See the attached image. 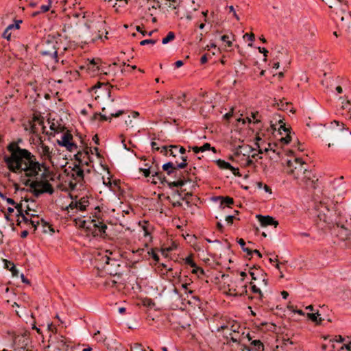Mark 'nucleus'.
I'll use <instances>...</instances> for the list:
<instances>
[{"instance_id": "1", "label": "nucleus", "mask_w": 351, "mask_h": 351, "mask_svg": "<svg viewBox=\"0 0 351 351\" xmlns=\"http://www.w3.org/2000/svg\"><path fill=\"white\" fill-rule=\"evenodd\" d=\"M10 156L5 155L3 161L10 171L14 173H24V176L29 179L37 178L40 172V180H47L49 167L44 161H38L36 156L27 149L21 148L14 142L7 146Z\"/></svg>"}, {"instance_id": "42", "label": "nucleus", "mask_w": 351, "mask_h": 351, "mask_svg": "<svg viewBox=\"0 0 351 351\" xmlns=\"http://www.w3.org/2000/svg\"><path fill=\"white\" fill-rule=\"evenodd\" d=\"M40 222H41L42 226L44 228L47 227L49 228V231L53 233L55 232L54 228L47 221H46L44 219L42 218L40 220Z\"/></svg>"}, {"instance_id": "35", "label": "nucleus", "mask_w": 351, "mask_h": 351, "mask_svg": "<svg viewBox=\"0 0 351 351\" xmlns=\"http://www.w3.org/2000/svg\"><path fill=\"white\" fill-rule=\"evenodd\" d=\"M282 130L286 134L291 133V128H287L285 123H282L280 125L278 128V132L280 134H282Z\"/></svg>"}, {"instance_id": "22", "label": "nucleus", "mask_w": 351, "mask_h": 351, "mask_svg": "<svg viewBox=\"0 0 351 351\" xmlns=\"http://www.w3.org/2000/svg\"><path fill=\"white\" fill-rule=\"evenodd\" d=\"M215 163L218 166V167L221 169H229V168L232 167L230 163L221 159H218L215 160Z\"/></svg>"}, {"instance_id": "15", "label": "nucleus", "mask_w": 351, "mask_h": 351, "mask_svg": "<svg viewBox=\"0 0 351 351\" xmlns=\"http://www.w3.org/2000/svg\"><path fill=\"white\" fill-rule=\"evenodd\" d=\"M125 111L123 110H119L115 112H112L109 116H107L106 114H101L99 115L101 121H109L111 122L112 118H117L121 115L125 114Z\"/></svg>"}, {"instance_id": "49", "label": "nucleus", "mask_w": 351, "mask_h": 351, "mask_svg": "<svg viewBox=\"0 0 351 351\" xmlns=\"http://www.w3.org/2000/svg\"><path fill=\"white\" fill-rule=\"evenodd\" d=\"M169 147V155L176 157V154L174 153V149H178L179 145H170Z\"/></svg>"}, {"instance_id": "5", "label": "nucleus", "mask_w": 351, "mask_h": 351, "mask_svg": "<svg viewBox=\"0 0 351 351\" xmlns=\"http://www.w3.org/2000/svg\"><path fill=\"white\" fill-rule=\"evenodd\" d=\"M295 167L293 169H291L288 173L291 176H293L295 179H298L302 174L304 175V178L309 177L308 173L309 171L304 167V165L305 162L300 158H295L294 160Z\"/></svg>"}, {"instance_id": "44", "label": "nucleus", "mask_w": 351, "mask_h": 351, "mask_svg": "<svg viewBox=\"0 0 351 351\" xmlns=\"http://www.w3.org/2000/svg\"><path fill=\"white\" fill-rule=\"evenodd\" d=\"M174 164H175L176 171H178L179 169H185L188 165L187 162L178 163V162H176V163H174Z\"/></svg>"}, {"instance_id": "43", "label": "nucleus", "mask_w": 351, "mask_h": 351, "mask_svg": "<svg viewBox=\"0 0 351 351\" xmlns=\"http://www.w3.org/2000/svg\"><path fill=\"white\" fill-rule=\"evenodd\" d=\"M156 42H157V40H155V39H145V40H143L142 41H141L140 45L141 46H144V45H146L148 44L154 45L156 43Z\"/></svg>"}, {"instance_id": "23", "label": "nucleus", "mask_w": 351, "mask_h": 351, "mask_svg": "<svg viewBox=\"0 0 351 351\" xmlns=\"http://www.w3.org/2000/svg\"><path fill=\"white\" fill-rule=\"evenodd\" d=\"M99 60H95V59H92L87 64L88 69L92 70L93 71H99V68L98 66V62Z\"/></svg>"}, {"instance_id": "46", "label": "nucleus", "mask_w": 351, "mask_h": 351, "mask_svg": "<svg viewBox=\"0 0 351 351\" xmlns=\"http://www.w3.org/2000/svg\"><path fill=\"white\" fill-rule=\"evenodd\" d=\"M2 37L7 40H10L11 38V32L6 27L4 32L2 34Z\"/></svg>"}, {"instance_id": "21", "label": "nucleus", "mask_w": 351, "mask_h": 351, "mask_svg": "<svg viewBox=\"0 0 351 351\" xmlns=\"http://www.w3.org/2000/svg\"><path fill=\"white\" fill-rule=\"evenodd\" d=\"M77 202L79 205V210L85 211L86 210V207L89 205L88 197H83Z\"/></svg>"}, {"instance_id": "12", "label": "nucleus", "mask_w": 351, "mask_h": 351, "mask_svg": "<svg viewBox=\"0 0 351 351\" xmlns=\"http://www.w3.org/2000/svg\"><path fill=\"white\" fill-rule=\"evenodd\" d=\"M39 147L42 149V152L40 154L42 161L45 162L46 160H51L52 158V152L50 150L49 147L43 143L41 137H39Z\"/></svg>"}, {"instance_id": "16", "label": "nucleus", "mask_w": 351, "mask_h": 351, "mask_svg": "<svg viewBox=\"0 0 351 351\" xmlns=\"http://www.w3.org/2000/svg\"><path fill=\"white\" fill-rule=\"evenodd\" d=\"M215 199H220L221 203L219 207L221 208H224L225 206L230 207L231 205H233L234 203V200L232 197L229 196H217L215 197Z\"/></svg>"}, {"instance_id": "34", "label": "nucleus", "mask_w": 351, "mask_h": 351, "mask_svg": "<svg viewBox=\"0 0 351 351\" xmlns=\"http://www.w3.org/2000/svg\"><path fill=\"white\" fill-rule=\"evenodd\" d=\"M84 154V151H79L76 154L74 155V159L77 162V164H83V160L82 159V155Z\"/></svg>"}, {"instance_id": "27", "label": "nucleus", "mask_w": 351, "mask_h": 351, "mask_svg": "<svg viewBox=\"0 0 351 351\" xmlns=\"http://www.w3.org/2000/svg\"><path fill=\"white\" fill-rule=\"evenodd\" d=\"M185 191V189L181 191L176 190L175 191V193L179 195L182 200H189V197L193 196V193L192 192H187L184 194V196H182V193Z\"/></svg>"}, {"instance_id": "4", "label": "nucleus", "mask_w": 351, "mask_h": 351, "mask_svg": "<svg viewBox=\"0 0 351 351\" xmlns=\"http://www.w3.org/2000/svg\"><path fill=\"white\" fill-rule=\"evenodd\" d=\"M82 226L86 229L88 234H91L93 237H104L107 225L101 221L92 219L90 221H83Z\"/></svg>"}, {"instance_id": "40", "label": "nucleus", "mask_w": 351, "mask_h": 351, "mask_svg": "<svg viewBox=\"0 0 351 351\" xmlns=\"http://www.w3.org/2000/svg\"><path fill=\"white\" fill-rule=\"evenodd\" d=\"M260 115H259V113L258 112H252L251 113V118H252L254 119V123H258L259 122H261V120H260Z\"/></svg>"}, {"instance_id": "39", "label": "nucleus", "mask_w": 351, "mask_h": 351, "mask_svg": "<svg viewBox=\"0 0 351 351\" xmlns=\"http://www.w3.org/2000/svg\"><path fill=\"white\" fill-rule=\"evenodd\" d=\"M185 264L191 266V267H196V263L193 260L191 256H187L184 259Z\"/></svg>"}, {"instance_id": "41", "label": "nucleus", "mask_w": 351, "mask_h": 351, "mask_svg": "<svg viewBox=\"0 0 351 351\" xmlns=\"http://www.w3.org/2000/svg\"><path fill=\"white\" fill-rule=\"evenodd\" d=\"M65 148L69 152H72L73 149H76L77 148V145L76 143L73 142V141H71V142H69V143L67 144Z\"/></svg>"}, {"instance_id": "10", "label": "nucleus", "mask_w": 351, "mask_h": 351, "mask_svg": "<svg viewBox=\"0 0 351 351\" xmlns=\"http://www.w3.org/2000/svg\"><path fill=\"white\" fill-rule=\"evenodd\" d=\"M256 217L258 219L261 226L263 227H267L268 226H274V227H276L278 225V221L271 216L256 215Z\"/></svg>"}, {"instance_id": "33", "label": "nucleus", "mask_w": 351, "mask_h": 351, "mask_svg": "<svg viewBox=\"0 0 351 351\" xmlns=\"http://www.w3.org/2000/svg\"><path fill=\"white\" fill-rule=\"evenodd\" d=\"M280 141L283 145H288L291 141V133H287L285 137H282Z\"/></svg>"}, {"instance_id": "36", "label": "nucleus", "mask_w": 351, "mask_h": 351, "mask_svg": "<svg viewBox=\"0 0 351 351\" xmlns=\"http://www.w3.org/2000/svg\"><path fill=\"white\" fill-rule=\"evenodd\" d=\"M0 197L3 199H5L7 203L10 205H15L16 202L12 198L7 197L5 194H3L1 191H0Z\"/></svg>"}, {"instance_id": "47", "label": "nucleus", "mask_w": 351, "mask_h": 351, "mask_svg": "<svg viewBox=\"0 0 351 351\" xmlns=\"http://www.w3.org/2000/svg\"><path fill=\"white\" fill-rule=\"evenodd\" d=\"M144 223L147 224V225H143L142 226V228L144 231V236L147 237L150 234V232H149V224H148L147 221H144Z\"/></svg>"}, {"instance_id": "9", "label": "nucleus", "mask_w": 351, "mask_h": 351, "mask_svg": "<svg viewBox=\"0 0 351 351\" xmlns=\"http://www.w3.org/2000/svg\"><path fill=\"white\" fill-rule=\"evenodd\" d=\"M177 180L173 182H169L166 179L165 184H167L169 189H173L174 188L182 187L188 182H191V179L186 178L185 175L179 176V177L175 178Z\"/></svg>"}, {"instance_id": "52", "label": "nucleus", "mask_w": 351, "mask_h": 351, "mask_svg": "<svg viewBox=\"0 0 351 351\" xmlns=\"http://www.w3.org/2000/svg\"><path fill=\"white\" fill-rule=\"evenodd\" d=\"M152 258L156 262H158L160 259L158 254L153 250H151V252H149Z\"/></svg>"}, {"instance_id": "63", "label": "nucleus", "mask_w": 351, "mask_h": 351, "mask_svg": "<svg viewBox=\"0 0 351 351\" xmlns=\"http://www.w3.org/2000/svg\"><path fill=\"white\" fill-rule=\"evenodd\" d=\"M243 351H252L250 345L241 344Z\"/></svg>"}, {"instance_id": "60", "label": "nucleus", "mask_w": 351, "mask_h": 351, "mask_svg": "<svg viewBox=\"0 0 351 351\" xmlns=\"http://www.w3.org/2000/svg\"><path fill=\"white\" fill-rule=\"evenodd\" d=\"M208 54L207 53H205L204 54L201 58H200V62L202 64H206L207 62H208Z\"/></svg>"}, {"instance_id": "11", "label": "nucleus", "mask_w": 351, "mask_h": 351, "mask_svg": "<svg viewBox=\"0 0 351 351\" xmlns=\"http://www.w3.org/2000/svg\"><path fill=\"white\" fill-rule=\"evenodd\" d=\"M162 170L167 173V175L171 176L173 178L179 177V176L184 175L181 171H176L175 164L173 162H168L164 164L162 167Z\"/></svg>"}, {"instance_id": "8", "label": "nucleus", "mask_w": 351, "mask_h": 351, "mask_svg": "<svg viewBox=\"0 0 351 351\" xmlns=\"http://www.w3.org/2000/svg\"><path fill=\"white\" fill-rule=\"evenodd\" d=\"M46 43L48 45L51 44L52 47L51 49H40L39 51V54L42 56H48L50 58L54 60L56 63L58 62V48L53 45V42L47 40Z\"/></svg>"}, {"instance_id": "64", "label": "nucleus", "mask_w": 351, "mask_h": 351, "mask_svg": "<svg viewBox=\"0 0 351 351\" xmlns=\"http://www.w3.org/2000/svg\"><path fill=\"white\" fill-rule=\"evenodd\" d=\"M341 349H346L348 351H351V342H350L348 344H344L341 347Z\"/></svg>"}, {"instance_id": "14", "label": "nucleus", "mask_w": 351, "mask_h": 351, "mask_svg": "<svg viewBox=\"0 0 351 351\" xmlns=\"http://www.w3.org/2000/svg\"><path fill=\"white\" fill-rule=\"evenodd\" d=\"M73 137L72 134L69 131H67L66 132L63 134L60 140L58 139L56 141V143L59 146L65 147L67 145V144L69 143V142L73 141Z\"/></svg>"}, {"instance_id": "51", "label": "nucleus", "mask_w": 351, "mask_h": 351, "mask_svg": "<svg viewBox=\"0 0 351 351\" xmlns=\"http://www.w3.org/2000/svg\"><path fill=\"white\" fill-rule=\"evenodd\" d=\"M84 154H85V156H86L88 157L89 161L83 162V164H81V165L82 166H83V165L89 166L90 163L93 162L89 156V151L88 149L84 150Z\"/></svg>"}, {"instance_id": "3", "label": "nucleus", "mask_w": 351, "mask_h": 351, "mask_svg": "<svg viewBox=\"0 0 351 351\" xmlns=\"http://www.w3.org/2000/svg\"><path fill=\"white\" fill-rule=\"evenodd\" d=\"M22 182L25 186L30 188L29 191L36 197H40L43 193L51 195L54 193L53 187L48 180H32L27 178Z\"/></svg>"}, {"instance_id": "29", "label": "nucleus", "mask_w": 351, "mask_h": 351, "mask_svg": "<svg viewBox=\"0 0 351 351\" xmlns=\"http://www.w3.org/2000/svg\"><path fill=\"white\" fill-rule=\"evenodd\" d=\"M207 150H211L214 153L217 152L215 147H211L210 144L208 143H205L202 146L200 147V151L201 152H204Z\"/></svg>"}, {"instance_id": "50", "label": "nucleus", "mask_w": 351, "mask_h": 351, "mask_svg": "<svg viewBox=\"0 0 351 351\" xmlns=\"http://www.w3.org/2000/svg\"><path fill=\"white\" fill-rule=\"evenodd\" d=\"M22 21H19L16 23L15 24H10L9 25L7 28L11 31L12 29H19L20 28V25H19V23H21Z\"/></svg>"}, {"instance_id": "45", "label": "nucleus", "mask_w": 351, "mask_h": 351, "mask_svg": "<svg viewBox=\"0 0 351 351\" xmlns=\"http://www.w3.org/2000/svg\"><path fill=\"white\" fill-rule=\"evenodd\" d=\"M199 271H201V275L205 274L204 270L202 267H198L196 264V267H193L192 274H196L199 276Z\"/></svg>"}, {"instance_id": "48", "label": "nucleus", "mask_w": 351, "mask_h": 351, "mask_svg": "<svg viewBox=\"0 0 351 351\" xmlns=\"http://www.w3.org/2000/svg\"><path fill=\"white\" fill-rule=\"evenodd\" d=\"M117 281L114 279H108L106 281V285L110 287H114L117 286Z\"/></svg>"}, {"instance_id": "57", "label": "nucleus", "mask_w": 351, "mask_h": 351, "mask_svg": "<svg viewBox=\"0 0 351 351\" xmlns=\"http://www.w3.org/2000/svg\"><path fill=\"white\" fill-rule=\"evenodd\" d=\"M243 38H247V39L250 41H253L255 39V36L253 33H251V34H245L244 36H243Z\"/></svg>"}, {"instance_id": "25", "label": "nucleus", "mask_w": 351, "mask_h": 351, "mask_svg": "<svg viewBox=\"0 0 351 351\" xmlns=\"http://www.w3.org/2000/svg\"><path fill=\"white\" fill-rule=\"evenodd\" d=\"M176 38V35L174 34V32H169L167 35L162 38V43L163 45H166L167 43H169V42L173 40Z\"/></svg>"}, {"instance_id": "55", "label": "nucleus", "mask_w": 351, "mask_h": 351, "mask_svg": "<svg viewBox=\"0 0 351 351\" xmlns=\"http://www.w3.org/2000/svg\"><path fill=\"white\" fill-rule=\"evenodd\" d=\"M288 308L289 310L292 311L293 312H294L295 313H297V314H298L300 315H304V313L301 309L294 310L293 309V306H290V305L288 306Z\"/></svg>"}, {"instance_id": "18", "label": "nucleus", "mask_w": 351, "mask_h": 351, "mask_svg": "<svg viewBox=\"0 0 351 351\" xmlns=\"http://www.w3.org/2000/svg\"><path fill=\"white\" fill-rule=\"evenodd\" d=\"M252 351H264L265 346L259 339H254L250 342Z\"/></svg>"}, {"instance_id": "28", "label": "nucleus", "mask_w": 351, "mask_h": 351, "mask_svg": "<svg viewBox=\"0 0 351 351\" xmlns=\"http://www.w3.org/2000/svg\"><path fill=\"white\" fill-rule=\"evenodd\" d=\"M317 217L320 221H323L326 225L330 226V219H332V217H328L325 213H319L317 215Z\"/></svg>"}, {"instance_id": "61", "label": "nucleus", "mask_w": 351, "mask_h": 351, "mask_svg": "<svg viewBox=\"0 0 351 351\" xmlns=\"http://www.w3.org/2000/svg\"><path fill=\"white\" fill-rule=\"evenodd\" d=\"M229 170H230L234 176H240L239 168L234 167L232 165V167L229 168Z\"/></svg>"}, {"instance_id": "58", "label": "nucleus", "mask_w": 351, "mask_h": 351, "mask_svg": "<svg viewBox=\"0 0 351 351\" xmlns=\"http://www.w3.org/2000/svg\"><path fill=\"white\" fill-rule=\"evenodd\" d=\"M258 274H260L262 277H263V282L264 283L265 285H267L268 284V279L265 278L264 276L266 275L265 273L263 272V270H261L258 271Z\"/></svg>"}, {"instance_id": "20", "label": "nucleus", "mask_w": 351, "mask_h": 351, "mask_svg": "<svg viewBox=\"0 0 351 351\" xmlns=\"http://www.w3.org/2000/svg\"><path fill=\"white\" fill-rule=\"evenodd\" d=\"M221 40L226 43L228 47H231L232 46V40H234V35L232 32L223 34L221 36Z\"/></svg>"}, {"instance_id": "32", "label": "nucleus", "mask_w": 351, "mask_h": 351, "mask_svg": "<svg viewBox=\"0 0 351 351\" xmlns=\"http://www.w3.org/2000/svg\"><path fill=\"white\" fill-rule=\"evenodd\" d=\"M49 9H50V5H43L40 6V10L38 12H34L32 15L34 16H36V15H38L40 13H45V12L49 11Z\"/></svg>"}, {"instance_id": "56", "label": "nucleus", "mask_w": 351, "mask_h": 351, "mask_svg": "<svg viewBox=\"0 0 351 351\" xmlns=\"http://www.w3.org/2000/svg\"><path fill=\"white\" fill-rule=\"evenodd\" d=\"M169 147L165 145V146H162L161 148H160V152L162 153L165 156H167L169 155Z\"/></svg>"}, {"instance_id": "24", "label": "nucleus", "mask_w": 351, "mask_h": 351, "mask_svg": "<svg viewBox=\"0 0 351 351\" xmlns=\"http://www.w3.org/2000/svg\"><path fill=\"white\" fill-rule=\"evenodd\" d=\"M273 119L275 120L276 123H273V121H271V128L272 130L275 131V130H276V123H278L280 124L284 122H283V119L282 118V116L280 114H274Z\"/></svg>"}, {"instance_id": "13", "label": "nucleus", "mask_w": 351, "mask_h": 351, "mask_svg": "<svg viewBox=\"0 0 351 351\" xmlns=\"http://www.w3.org/2000/svg\"><path fill=\"white\" fill-rule=\"evenodd\" d=\"M72 171H73L72 177L74 179L79 178L80 180H84V171L82 169V165L80 164L74 163Z\"/></svg>"}, {"instance_id": "7", "label": "nucleus", "mask_w": 351, "mask_h": 351, "mask_svg": "<svg viewBox=\"0 0 351 351\" xmlns=\"http://www.w3.org/2000/svg\"><path fill=\"white\" fill-rule=\"evenodd\" d=\"M145 166L149 167L152 169L151 173L152 177H156L162 184H165V182H166V177L164 173L160 171L159 165L155 161L154 158H153L152 165L145 163Z\"/></svg>"}, {"instance_id": "53", "label": "nucleus", "mask_w": 351, "mask_h": 351, "mask_svg": "<svg viewBox=\"0 0 351 351\" xmlns=\"http://www.w3.org/2000/svg\"><path fill=\"white\" fill-rule=\"evenodd\" d=\"M238 219L239 220V218H236L235 215H228L226 217V221L229 223L230 225H232L233 223L234 219Z\"/></svg>"}, {"instance_id": "6", "label": "nucleus", "mask_w": 351, "mask_h": 351, "mask_svg": "<svg viewBox=\"0 0 351 351\" xmlns=\"http://www.w3.org/2000/svg\"><path fill=\"white\" fill-rule=\"evenodd\" d=\"M102 262L105 263L103 268L106 273L113 277H117L119 278L121 277L122 274L117 271V270H113L111 269L112 266L114 267H120V265L117 263V261L115 259H112L108 256H104L101 258Z\"/></svg>"}, {"instance_id": "31", "label": "nucleus", "mask_w": 351, "mask_h": 351, "mask_svg": "<svg viewBox=\"0 0 351 351\" xmlns=\"http://www.w3.org/2000/svg\"><path fill=\"white\" fill-rule=\"evenodd\" d=\"M78 202L77 201H72L68 206L66 207V210H68L69 213H70V210H73L75 209L79 210V206H78Z\"/></svg>"}, {"instance_id": "54", "label": "nucleus", "mask_w": 351, "mask_h": 351, "mask_svg": "<svg viewBox=\"0 0 351 351\" xmlns=\"http://www.w3.org/2000/svg\"><path fill=\"white\" fill-rule=\"evenodd\" d=\"M39 223H40L39 221H35V220H33L31 219L29 224H30L34 228V230L36 231L37 230V228H38Z\"/></svg>"}, {"instance_id": "38", "label": "nucleus", "mask_w": 351, "mask_h": 351, "mask_svg": "<svg viewBox=\"0 0 351 351\" xmlns=\"http://www.w3.org/2000/svg\"><path fill=\"white\" fill-rule=\"evenodd\" d=\"M139 171H140V172L143 173V176L145 178H147L150 175H152V173H151L152 169H150L149 167H146L145 168H140Z\"/></svg>"}, {"instance_id": "2", "label": "nucleus", "mask_w": 351, "mask_h": 351, "mask_svg": "<svg viewBox=\"0 0 351 351\" xmlns=\"http://www.w3.org/2000/svg\"><path fill=\"white\" fill-rule=\"evenodd\" d=\"M329 228L339 239L347 241V245L351 249V221H348L346 214L335 210L334 217L330 219Z\"/></svg>"}, {"instance_id": "17", "label": "nucleus", "mask_w": 351, "mask_h": 351, "mask_svg": "<svg viewBox=\"0 0 351 351\" xmlns=\"http://www.w3.org/2000/svg\"><path fill=\"white\" fill-rule=\"evenodd\" d=\"M3 262L4 267L12 272V276L18 277L19 272L14 263L8 260H4Z\"/></svg>"}, {"instance_id": "30", "label": "nucleus", "mask_w": 351, "mask_h": 351, "mask_svg": "<svg viewBox=\"0 0 351 351\" xmlns=\"http://www.w3.org/2000/svg\"><path fill=\"white\" fill-rule=\"evenodd\" d=\"M32 121L34 123H37L39 125H43L44 117L41 115L34 114L32 117Z\"/></svg>"}, {"instance_id": "59", "label": "nucleus", "mask_w": 351, "mask_h": 351, "mask_svg": "<svg viewBox=\"0 0 351 351\" xmlns=\"http://www.w3.org/2000/svg\"><path fill=\"white\" fill-rule=\"evenodd\" d=\"M30 133L33 134H37L38 133V129L36 126V124L35 123H32L31 125V127H30Z\"/></svg>"}, {"instance_id": "19", "label": "nucleus", "mask_w": 351, "mask_h": 351, "mask_svg": "<svg viewBox=\"0 0 351 351\" xmlns=\"http://www.w3.org/2000/svg\"><path fill=\"white\" fill-rule=\"evenodd\" d=\"M319 316H320V315L318 311L315 313H312L307 314V317L311 321L315 323L316 325H322V321L324 320V319H322Z\"/></svg>"}, {"instance_id": "26", "label": "nucleus", "mask_w": 351, "mask_h": 351, "mask_svg": "<svg viewBox=\"0 0 351 351\" xmlns=\"http://www.w3.org/2000/svg\"><path fill=\"white\" fill-rule=\"evenodd\" d=\"M251 284V291L252 293H258V298L260 300H261L263 302V294L260 288H258L256 285H253V283L251 282H250Z\"/></svg>"}, {"instance_id": "62", "label": "nucleus", "mask_w": 351, "mask_h": 351, "mask_svg": "<svg viewBox=\"0 0 351 351\" xmlns=\"http://www.w3.org/2000/svg\"><path fill=\"white\" fill-rule=\"evenodd\" d=\"M133 348H139V351H146V350L142 347V345L138 343H134Z\"/></svg>"}, {"instance_id": "37", "label": "nucleus", "mask_w": 351, "mask_h": 351, "mask_svg": "<svg viewBox=\"0 0 351 351\" xmlns=\"http://www.w3.org/2000/svg\"><path fill=\"white\" fill-rule=\"evenodd\" d=\"M17 210L16 217H20L21 215H24V210L23 209L22 204H16L14 205Z\"/></svg>"}]
</instances>
